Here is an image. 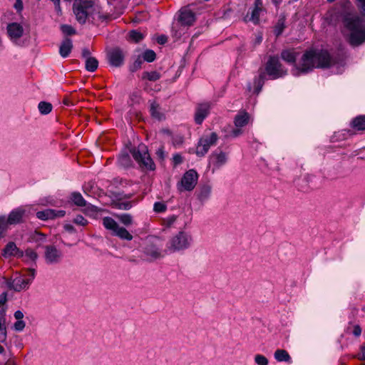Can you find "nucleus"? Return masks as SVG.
<instances>
[{
    "mask_svg": "<svg viewBox=\"0 0 365 365\" xmlns=\"http://www.w3.org/2000/svg\"><path fill=\"white\" fill-rule=\"evenodd\" d=\"M335 64L334 60L324 50L307 51L295 64L292 73L295 76L307 73L314 68H329Z\"/></svg>",
    "mask_w": 365,
    "mask_h": 365,
    "instance_id": "nucleus-1",
    "label": "nucleus"
},
{
    "mask_svg": "<svg viewBox=\"0 0 365 365\" xmlns=\"http://www.w3.org/2000/svg\"><path fill=\"white\" fill-rule=\"evenodd\" d=\"M73 11L76 16V19L81 24L86 22L89 16H93L97 15L98 19H106V17L100 14L99 6L91 0H77L73 4Z\"/></svg>",
    "mask_w": 365,
    "mask_h": 365,
    "instance_id": "nucleus-2",
    "label": "nucleus"
},
{
    "mask_svg": "<svg viewBox=\"0 0 365 365\" xmlns=\"http://www.w3.org/2000/svg\"><path fill=\"white\" fill-rule=\"evenodd\" d=\"M346 27L350 31L349 43L358 46L365 41V23L357 15L349 14L344 18Z\"/></svg>",
    "mask_w": 365,
    "mask_h": 365,
    "instance_id": "nucleus-3",
    "label": "nucleus"
},
{
    "mask_svg": "<svg viewBox=\"0 0 365 365\" xmlns=\"http://www.w3.org/2000/svg\"><path fill=\"white\" fill-rule=\"evenodd\" d=\"M193 237L187 232L180 231L173 235L166 244L165 252L168 254L182 252L191 247Z\"/></svg>",
    "mask_w": 365,
    "mask_h": 365,
    "instance_id": "nucleus-4",
    "label": "nucleus"
},
{
    "mask_svg": "<svg viewBox=\"0 0 365 365\" xmlns=\"http://www.w3.org/2000/svg\"><path fill=\"white\" fill-rule=\"evenodd\" d=\"M131 153L141 168L149 170L155 169V163L150 158L145 145L140 144L138 148L131 150Z\"/></svg>",
    "mask_w": 365,
    "mask_h": 365,
    "instance_id": "nucleus-5",
    "label": "nucleus"
},
{
    "mask_svg": "<svg viewBox=\"0 0 365 365\" xmlns=\"http://www.w3.org/2000/svg\"><path fill=\"white\" fill-rule=\"evenodd\" d=\"M265 71L272 79L281 78L287 74L277 56H270L266 63Z\"/></svg>",
    "mask_w": 365,
    "mask_h": 365,
    "instance_id": "nucleus-6",
    "label": "nucleus"
},
{
    "mask_svg": "<svg viewBox=\"0 0 365 365\" xmlns=\"http://www.w3.org/2000/svg\"><path fill=\"white\" fill-rule=\"evenodd\" d=\"M198 175L192 169L187 171L182 176L180 182L177 185L178 190L180 192L192 191L197 183Z\"/></svg>",
    "mask_w": 365,
    "mask_h": 365,
    "instance_id": "nucleus-7",
    "label": "nucleus"
},
{
    "mask_svg": "<svg viewBox=\"0 0 365 365\" xmlns=\"http://www.w3.org/2000/svg\"><path fill=\"white\" fill-rule=\"evenodd\" d=\"M103 225L107 229L113 232L114 235L118 236L120 239L131 240L132 235L124 227H120L118 224L111 217H105L103 219Z\"/></svg>",
    "mask_w": 365,
    "mask_h": 365,
    "instance_id": "nucleus-8",
    "label": "nucleus"
},
{
    "mask_svg": "<svg viewBox=\"0 0 365 365\" xmlns=\"http://www.w3.org/2000/svg\"><path fill=\"white\" fill-rule=\"evenodd\" d=\"M217 139L218 136L215 132L201 137L196 148V155L200 157L204 156L208 152L210 147L216 144Z\"/></svg>",
    "mask_w": 365,
    "mask_h": 365,
    "instance_id": "nucleus-9",
    "label": "nucleus"
},
{
    "mask_svg": "<svg viewBox=\"0 0 365 365\" xmlns=\"http://www.w3.org/2000/svg\"><path fill=\"white\" fill-rule=\"evenodd\" d=\"M29 271L31 272V278L24 279L22 277H18L13 280L5 279L6 286L10 289H14L16 292L27 289L36 275V270L34 269L29 268Z\"/></svg>",
    "mask_w": 365,
    "mask_h": 365,
    "instance_id": "nucleus-10",
    "label": "nucleus"
},
{
    "mask_svg": "<svg viewBox=\"0 0 365 365\" xmlns=\"http://www.w3.org/2000/svg\"><path fill=\"white\" fill-rule=\"evenodd\" d=\"M43 257L46 264H57L61 262L63 253L59 248L53 245H48L43 247Z\"/></svg>",
    "mask_w": 365,
    "mask_h": 365,
    "instance_id": "nucleus-11",
    "label": "nucleus"
},
{
    "mask_svg": "<svg viewBox=\"0 0 365 365\" xmlns=\"http://www.w3.org/2000/svg\"><path fill=\"white\" fill-rule=\"evenodd\" d=\"M71 201L78 207H85L84 212L86 214L92 215L98 212L97 207L88 204L80 192H74L71 195Z\"/></svg>",
    "mask_w": 365,
    "mask_h": 365,
    "instance_id": "nucleus-12",
    "label": "nucleus"
},
{
    "mask_svg": "<svg viewBox=\"0 0 365 365\" xmlns=\"http://www.w3.org/2000/svg\"><path fill=\"white\" fill-rule=\"evenodd\" d=\"M108 63L113 67H120L123 64L125 53L120 48L110 49L107 54Z\"/></svg>",
    "mask_w": 365,
    "mask_h": 365,
    "instance_id": "nucleus-13",
    "label": "nucleus"
},
{
    "mask_svg": "<svg viewBox=\"0 0 365 365\" xmlns=\"http://www.w3.org/2000/svg\"><path fill=\"white\" fill-rule=\"evenodd\" d=\"M210 108L211 104L208 102L197 104L195 113V122L200 125L209 115Z\"/></svg>",
    "mask_w": 365,
    "mask_h": 365,
    "instance_id": "nucleus-14",
    "label": "nucleus"
},
{
    "mask_svg": "<svg viewBox=\"0 0 365 365\" xmlns=\"http://www.w3.org/2000/svg\"><path fill=\"white\" fill-rule=\"evenodd\" d=\"M195 19V13L188 7L182 8L179 11L178 21L182 26H192Z\"/></svg>",
    "mask_w": 365,
    "mask_h": 365,
    "instance_id": "nucleus-15",
    "label": "nucleus"
},
{
    "mask_svg": "<svg viewBox=\"0 0 365 365\" xmlns=\"http://www.w3.org/2000/svg\"><path fill=\"white\" fill-rule=\"evenodd\" d=\"M66 215L64 210H56L53 209H46L36 212V217L41 220H54L56 218L63 217Z\"/></svg>",
    "mask_w": 365,
    "mask_h": 365,
    "instance_id": "nucleus-16",
    "label": "nucleus"
},
{
    "mask_svg": "<svg viewBox=\"0 0 365 365\" xmlns=\"http://www.w3.org/2000/svg\"><path fill=\"white\" fill-rule=\"evenodd\" d=\"M26 210L24 207H19L12 210L8 217L9 222L11 225L22 223L24 222V217L26 215Z\"/></svg>",
    "mask_w": 365,
    "mask_h": 365,
    "instance_id": "nucleus-17",
    "label": "nucleus"
},
{
    "mask_svg": "<svg viewBox=\"0 0 365 365\" xmlns=\"http://www.w3.org/2000/svg\"><path fill=\"white\" fill-rule=\"evenodd\" d=\"M264 9L263 8L262 0H255L254 9L252 11L249 21H252L255 24H257L259 21V16L263 14Z\"/></svg>",
    "mask_w": 365,
    "mask_h": 365,
    "instance_id": "nucleus-18",
    "label": "nucleus"
},
{
    "mask_svg": "<svg viewBox=\"0 0 365 365\" xmlns=\"http://www.w3.org/2000/svg\"><path fill=\"white\" fill-rule=\"evenodd\" d=\"M8 34L13 41L18 40L24 34L22 26L18 23H12L7 26Z\"/></svg>",
    "mask_w": 365,
    "mask_h": 365,
    "instance_id": "nucleus-19",
    "label": "nucleus"
},
{
    "mask_svg": "<svg viewBox=\"0 0 365 365\" xmlns=\"http://www.w3.org/2000/svg\"><path fill=\"white\" fill-rule=\"evenodd\" d=\"M6 308L0 307V342L3 343L6 341L7 339V330H6Z\"/></svg>",
    "mask_w": 365,
    "mask_h": 365,
    "instance_id": "nucleus-20",
    "label": "nucleus"
},
{
    "mask_svg": "<svg viewBox=\"0 0 365 365\" xmlns=\"http://www.w3.org/2000/svg\"><path fill=\"white\" fill-rule=\"evenodd\" d=\"M3 255L5 257L16 256L17 257H23V251L20 250L16 244L13 242H9L3 251Z\"/></svg>",
    "mask_w": 365,
    "mask_h": 365,
    "instance_id": "nucleus-21",
    "label": "nucleus"
},
{
    "mask_svg": "<svg viewBox=\"0 0 365 365\" xmlns=\"http://www.w3.org/2000/svg\"><path fill=\"white\" fill-rule=\"evenodd\" d=\"M210 159V163H212L215 168H220L226 163L227 158L225 153L220 151L219 153H213Z\"/></svg>",
    "mask_w": 365,
    "mask_h": 365,
    "instance_id": "nucleus-22",
    "label": "nucleus"
},
{
    "mask_svg": "<svg viewBox=\"0 0 365 365\" xmlns=\"http://www.w3.org/2000/svg\"><path fill=\"white\" fill-rule=\"evenodd\" d=\"M144 252L150 260L157 259L163 256L160 249L153 245H148L145 248Z\"/></svg>",
    "mask_w": 365,
    "mask_h": 365,
    "instance_id": "nucleus-23",
    "label": "nucleus"
},
{
    "mask_svg": "<svg viewBox=\"0 0 365 365\" xmlns=\"http://www.w3.org/2000/svg\"><path fill=\"white\" fill-rule=\"evenodd\" d=\"M73 48V43L71 38H65L59 47V53L61 57L66 58L69 56Z\"/></svg>",
    "mask_w": 365,
    "mask_h": 365,
    "instance_id": "nucleus-24",
    "label": "nucleus"
},
{
    "mask_svg": "<svg viewBox=\"0 0 365 365\" xmlns=\"http://www.w3.org/2000/svg\"><path fill=\"white\" fill-rule=\"evenodd\" d=\"M250 120V115L247 112H240L234 120L235 125L237 128H242L248 124Z\"/></svg>",
    "mask_w": 365,
    "mask_h": 365,
    "instance_id": "nucleus-25",
    "label": "nucleus"
},
{
    "mask_svg": "<svg viewBox=\"0 0 365 365\" xmlns=\"http://www.w3.org/2000/svg\"><path fill=\"white\" fill-rule=\"evenodd\" d=\"M211 192L212 188L210 185L202 186L197 193V199L202 203L206 202L210 198Z\"/></svg>",
    "mask_w": 365,
    "mask_h": 365,
    "instance_id": "nucleus-26",
    "label": "nucleus"
},
{
    "mask_svg": "<svg viewBox=\"0 0 365 365\" xmlns=\"http://www.w3.org/2000/svg\"><path fill=\"white\" fill-rule=\"evenodd\" d=\"M38 254L34 250L28 248L23 252V259L27 264H36L38 259Z\"/></svg>",
    "mask_w": 365,
    "mask_h": 365,
    "instance_id": "nucleus-27",
    "label": "nucleus"
},
{
    "mask_svg": "<svg viewBox=\"0 0 365 365\" xmlns=\"http://www.w3.org/2000/svg\"><path fill=\"white\" fill-rule=\"evenodd\" d=\"M281 58L289 63H293L296 61L297 52L294 49L283 50L281 53Z\"/></svg>",
    "mask_w": 365,
    "mask_h": 365,
    "instance_id": "nucleus-28",
    "label": "nucleus"
},
{
    "mask_svg": "<svg viewBox=\"0 0 365 365\" xmlns=\"http://www.w3.org/2000/svg\"><path fill=\"white\" fill-rule=\"evenodd\" d=\"M274 359L279 362H289L291 361V357L289 353L284 349H277L274 352Z\"/></svg>",
    "mask_w": 365,
    "mask_h": 365,
    "instance_id": "nucleus-29",
    "label": "nucleus"
},
{
    "mask_svg": "<svg viewBox=\"0 0 365 365\" xmlns=\"http://www.w3.org/2000/svg\"><path fill=\"white\" fill-rule=\"evenodd\" d=\"M9 225H11L9 222L7 217L5 215H0V238L4 237Z\"/></svg>",
    "mask_w": 365,
    "mask_h": 365,
    "instance_id": "nucleus-30",
    "label": "nucleus"
},
{
    "mask_svg": "<svg viewBox=\"0 0 365 365\" xmlns=\"http://www.w3.org/2000/svg\"><path fill=\"white\" fill-rule=\"evenodd\" d=\"M135 203V201H118L113 203V207L119 210H128Z\"/></svg>",
    "mask_w": 365,
    "mask_h": 365,
    "instance_id": "nucleus-31",
    "label": "nucleus"
},
{
    "mask_svg": "<svg viewBox=\"0 0 365 365\" xmlns=\"http://www.w3.org/2000/svg\"><path fill=\"white\" fill-rule=\"evenodd\" d=\"M161 77V75L160 73L155 71H145L143 73L142 78L143 79H147L150 81H156L159 80Z\"/></svg>",
    "mask_w": 365,
    "mask_h": 365,
    "instance_id": "nucleus-32",
    "label": "nucleus"
},
{
    "mask_svg": "<svg viewBox=\"0 0 365 365\" xmlns=\"http://www.w3.org/2000/svg\"><path fill=\"white\" fill-rule=\"evenodd\" d=\"M98 66V61L96 58L91 57L86 59V69L88 71L93 72L97 69Z\"/></svg>",
    "mask_w": 365,
    "mask_h": 365,
    "instance_id": "nucleus-33",
    "label": "nucleus"
},
{
    "mask_svg": "<svg viewBox=\"0 0 365 365\" xmlns=\"http://www.w3.org/2000/svg\"><path fill=\"white\" fill-rule=\"evenodd\" d=\"M352 125L359 130H365V116L361 115L355 118L352 121Z\"/></svg>",
    "mask_w": 365,
    "mask_h": 365,
    "instance_id": "nucleus-34",
    "label": "nucleus"
},
{
    "mask_svg": "<svg viewBox=\"0 0 365 365\" xmlns=\"http://www.w3.org/2000/svg\"><path fill=\"white\" fill-rule=\"evenodd\" d=\"M52 108L51 103L46 101H41L38 106V110L42 115L48 114L52 110Z\"/></svg>",
    "mask_w": 365,
    "mask_h": 365,
    "instance_id": "nucleus-35",
    "label": "nucleus"
},
{
    "mask_svg": "<svg viewBox=\"0 0 365 365\" xmlns=\"http://www.w3.org/2000/svg\"><path fill=\"white\" fill-rule=\"evenodd\" d=\"M116 217L125 226L131 225L133 223V219L130 214L123 213L118 215Z\"/></svg>",
    "mask_w": 365,
    "mask_h": 365,
    "instance_id": "nucleus-36",
    "label": "nucleus"
},
{
    "mask_svg": "<svg viewBox=\"0 0 365 365\" xmlns=\"http://www.w3.org/2000/svg\"><path fill=\"white\" fill-rule=\"evenodd\" d=\"M150 113L153 118L158 120H160L163 117L160 112L159 105L155 102L150 105Z\"/></svg>",
    "mask_w": 365,
    "mask_h": 365,
    "instance_id": "nucleus-37",
    "label": "nucleus"
},
{
    "mask_svg": "<svg viewBox=\"0 0 365 365\" xmlns=\"http://www.w3.org/2000/svg\"><path fill=\"white\" fill-rule=\"evenodd\" d=\"M143 34L139 31L133 30L129 33V40L133 42L138 43L143 40Z\"/></svg>",
    "mask_w": 365,
    "mask_h": 365,
    "instance_id": "nucleus-38",
    "label": "nucleus"
},
{
    "mask_svg": "<svg viewBox=\"0 0 365 365\" xmlns=\"http://www.w3.org/2000/svg\"><path fill=\"white\" fill-rule=\"evenodd\" d=\"M284 23H285V20L284 18H280L278 20V21L274 27V34L277 36H279L283 32V31L285 28Z\"/></svg>",
    "mask_w": 365,
    "mask_h": 365,
    "instance_id": "nucleus-39",
    "label": "nucleus"
},
{
    "mask_svg": "<svg viewBox=\"0 0 365 365\" xmlns=\"http://www.w3.org/2000/svg\"><path fill=\"white\" fill-rule=\"evenodd\" d=\"M155 53L150 49L145 51L142 56L143 59L147 62H153L155 59Z\"/></svg>",
    "mask_w": 365,
    "mask_h": 365,
    "instance_id": "nucleus-40",
    "label": "nucleus"
},
{
    "mask_svg": "<svg viewBox=\"0 0 365 365\" xmlns=\"http://www.w3.org/2000/svg\"><path fill=\"white\" fill-rule=\"evenodd\" d=\"M264 80H265V74L264 73L262 72L258 78L255 79V83L256 84V89H257V92L259 93L264 83Z\"/></svg>",
    "mask_w": 365,
    "mask_h": 365,
    "instance_id": "nucleus-41",
    "label": "nucleus"
},
{
    "mask_svg": "<svg viewBox=\"0 0 365 365\" xmlns=\"http://www.w3.org/2000/svg\"><path fill=\"white\" fill-rule=\"evenodd\" d=\"M61 31L66 35H73L76 34V30L70 25L63 24L61 26Z\"/></svg>",
    "mask_w": 365,
    "mask_h": 365,
    "instance_id": "nucleus-42",
    "label": "nucleus"
},
{
    "mask_svg": "<svg viewBox=\"0 0 365 365\" xmlns=\"http://www.w3.org/2000/svg\"><path fill=\"white\" fill-rule=\"evenodd\" d=\"M255 361L257 365H268V359L263 355L257 354L255 356Z\"/></svg>",
    "mask_w": 365,
    "mask_h": 365,
    "instance_id": "nucleus-43",
    "label": "nucleus"
},
{
    "mask_svg": "<svg viewBox=\"0 0 365 365\" xmlns=\"http://www.w3.org/2000/svg\"><path fill=\"white\" fill-rule=\"evenodd\" d=\"M167 209V206L163 202H157L154 204L153 210L156 212H165Z\"/></svg>",
    "mask_w": 365,
    "mask_h": 365,
    "instance_id": "nucleus-44",
    "label": "nucleus"
},
{
    "mask_svg": "<svg viewBox=\"0 0 365 365\" xmlns=\"http://www.w3.org/2000/svg\"><path fill=\"white\" fill-rule=\"evenodd\" d=\"M130 161V157L128 154H122L119 157V163L123 166H128Z\"/></svg>",
    "mask_w": 365,
    "mask_h": 365,
    "instance_id": "nucleus-45",
    "label": "nucleus"
},
{
    "mask_svg": "<svg viewBox=\"0 0 365 365\" xmlns=\"http://www.w3.org/2000/svg\"><path fill=\"white\" fill-rule=\"evenodd\" d=\"M73 222L76 223V225H81V226H85V225H86L88 224L87 220H86L81 215H77L73 219Z\"/></svg>",
    "mask_w": 365,
    "mask_h": 365,
    "instance_id": "nucleus-46",
    "label": "nucleus"
},
{
    "mask_svg": "<svg viewBox=\"0 0 365 365\" xmlns=\"http://www.w3.org/2000/svg\"><path fill=\"white\" fill-rule=\"evenodd\" d=\"M26 326L24 321L23 320H16V322L14 324V329L16 331H21Z\"/></svg>",
    "mask_w": 365,
    "mask_h": 365,
    "instance_id": "nucleus-47",
    "label": "nucleus"
},
{
    "mask_svg": "<svg viewBox=\"0 0 365 365\" xmlns=\"http://www.w3.org/2000/svg\"><path fill=\"white\" fill-rule=\"evenodd\" d=\"M41 204L43 205H55V200L51 197H46V198H44V199H41Z\"/></svg>",
    "mask_w": 365,
    "mask_h": 365,
    "instance_id": "nucleus-48",
    "label": "nucleus"
},
{
    "mask_svg": "<svg viewBox=\"0 0 365 365\" xmlns=\"http://www.w3.org/2000/svg\"><path fill=\"white\" fill-rule=\"evenodd\" d=\"M142 63V58L140 57H138L133 63L131 70L134 71L139 69L141 67Z\"/></svg>",
    "mask_w": 365,
    "mask_h": 365,
    "instance_id": "nucleus-49",
    "label": "nucleus"
},
{
    "mask_svg": "<svg viewBox=\"0 0 365 365\" xmlns=\"http://www.w3.org/2000/svg\"><path fill=\"white\" fill-rule=\"evenodd\" d=\"M6 300H7V294L6 292H3L2 294H0V307H6V306L5 305Z\"/></svg>",
    "mask_w": 365,
    "mask_h": 365,
    "instance_id": "nucleus-50",
    "label": "nucleus"
},
{
    "mask_svg": "<svg viewBox=\"0 0 365 365\" xmlns=\"http://www.w3.org/2000/svg\"><path fill=\"white\" fill-rule=\"evenodd\" d=\"M242 133V130L241 128L236 127V128L233 129L231 131L230 135L234 138H236V137L240 136Z\"/></svg>",
    "mask_w": 365,
    "mask_h": 365,
    "instance_id": "nucleus-51",
    "label": "nucleus"
},
{
    "mask_svg": "<svg viewBox=\"0 0 365 365\" xmlns=\"http://www.w3.org/2000/svg\"><path fill=\"white\" fill-rule=\"evenodd\" d=\"M51 1L53 3L56 12L58 14H61V1L60 0H51Z\"/></svg>",
    "mask_w": 365,
    "mask_h": 365,
    "instance_id": "nucleus-52",
    "label": "nucleus"
},
{
    "mask_svg": "<svg viewBox=\"0 0 365 365\" xmlns=\"http://www.w3.org/2000/svg\"><path fill=\"white\" fill-rule=\"evenodd\" d=\"M156 155H158V157L161 159V160H163L164 158H165V152H164V150H163V147H160L159 148L157 151H156Z\"/></svg>",
    "mask_w": 365,
    "mask_h": 365,
    "instance_id": "nucleus-53",
    "label": "nucleus"
},
{
    "mask_svg": "<svg viewBox=\"0 0 365 365\" xmlns=\"http://www.w3.org/2000/svg\"><path fill=\"white\" fill-rule=\"evenodd\" d=\"M82 56L86 59H88V58H91V52L87 48H84L82 50Z\"/></svg>",
    "mask_w": 365,
    "mask_h": 365,
    "instance_id": "nucleus-54",
    "label": "nucleus"
},
{
    "mask_svg": "<svg viewBox=\"0 0 365 365\" xmlns=\"http://www.w3.org/2000/svg\"><path fill=\"white\" fill-rule=\"evenodd\" d=\"M173 161L176 165L180 164L182 162V158L180 154H175L173 155Z\"/></svg>",
    "mask_w": 365,
    "mask_h": 365,
    "instance_id": "nucleus-55",
    "label": "nucleus"
},
{
    "mask_svg": "<svg viewBox=\"0 0 365 365\" xmlns=\"http://www.w3.org/2000/svg\"><path fill=\"white\" fill-rule=\"evenodd\" d=\"M168 37L165 35H161L157 38V42L160 44H164L167 42Z\"/></svg>",
    "mask_w": 365,
    "mask_h": 365,
    "instance_id": "nucleus-56",
    "label": "nucleus"
},
{
    "mask_svg": "<svg viewBox=\"0 0 365 365\" xmlns=\"http://www.w3.org/2000/svg\"><path fill=\"white\" fill-rule=\"evenodd\" d=\"M14 317L16 320H22L24 318V313L20 310H17L14 312Z\"/></svg>",
    "mask_w": 365,
    "mask_h": 365,
    "instance_id": "nucleus-57",
    "label": "nucleus"
},
{
    "mask_svg": "<svg viewBox=\"0 0 365 365\" xmlns=\"http://www.w3.org/2000/svg\"><path fill=\"white\" fill-rule=\"evenodd\" d=\"M353 334L356 336H359L361 335V329L360 328L359 326H358V325L354 326V330H353Z\"/></svg>",
    "mask_w": 365,
    "mask_h": 365,
    "instance_id": "nucleus-58",
    "label": "nucleus"
},
{
    "mask_svg": "<svg viewBox=\"0 0 365 365\" xmlns=\"http://www.w3.org/2000/svg\"><path fill=\"white\" fill-rule=\"evenodd\" d=\"M14 7L18 11H21L23 9V3L21 0H16Z\"/></svg>",
    "mask_w": 365,
    "mask_h": 365,
    "instance_id": "nucleus-59",
    "label": "nucleus"
},
{
    "mask_svg": "<svg viewBox=\"0 0 365 365\" xmlns=\"http://www.w3.org/2000/svg\"><path fill=\"white\" fill-rule=\"evenodd\" d=\"M361 3V13L365 16V0H358Z\"/></svg>",
    "mask_w": 365,
    "mask_h": 365,
    "instance_id": "nucleus-60",
    "label": "nucleus"
},
{
    "mask_svg": "<svg viewBox=\"0 0 365 365\" xmlns=\"http://www.w3.org/2000/svg\"><path fill=\"white\" fill-rule=\"evenodd\" d=\"M168 220L169 224H172L176 220V217L173 215V216L168 217Z\"/></svg>",
    "mask_w": 365,
    "mask_h": 365,
    "instance_id": "nucleus-61",
    "label": "nucleus"
},
{
    "mask_svg": "<svg viewBox=\"0 0 365 365\" xmlns=\"http://www.w3.org/2000/svg\"><path fill=\"white\" fill-rule=\"evenodd\" d=\"M64 228L68 231H73V227L71 225H65Z\"/></svg>",
    "mask_w": 365,
    "mask_h": 365,
    "instance_id": "nucleus-62",
    "label": "nucleus"
},
{
    "mask_svg": "<svg viewBox=\"0 0 365 365\" xmlns=\"http://www.w3.org/2000/svg\"><path fill=\"white\" fill-rule=\"evenodd\" d=\"M361 359H365V347H362L361 350Z\"/></svg>",
    "mask_w": 365,
    "mask_h": 365,
    "instance_id": "nucleus-63",
    "label": "nucleus"
},
{
    "mask_svg": "<svg viewBox=\"0 0 365 365\" xmlns=\"http://www.w3.org/2000/svg\"><path fill=\"white\" fill-rule=\"evenodd\" d=\"M256 41H257V43H260L262 42V36H260V35H259V36H258L257 37V38H256Z\"/></svg>",
    "mask_w": 365,
    "mask_h": 365,
    "instance_id": "nucleus-64",
    "label": "nucleus"
}]
</instances>
